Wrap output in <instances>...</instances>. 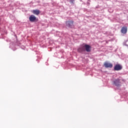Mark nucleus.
I'll return each instance as SVG.
<instances>
[{"mask_svg":"<svg viewBox=\"0 0 128 128\" xmlns=\"http://www.w3.org/2000/svg\"><path fill=\"white\" fill-rule=\"evenodd\" d=\"M122 34H124L128 32V27L126 26H124L121 29Z\"/></svg>","mask_w":128,"mask_h":128,"instance_id":"nucleus-4","label":"nucleus"},{"mask_svg":"<svg viewBox=\"0 0 128 128\" xmlns=\"http://www.w3.org/2000/svg\"><path fill=\"white\" fill-rule=\"evenodd\" d=\"M74 20H68L66 22V26L70 28H74Z\"/></svg>","mask_w":128,"mask_h":128,"instance_id":"nucleus-2","label":"nucleus"},{"mask_svg":"<svg viewBox=\"0 0 128 128\" xmlns=\"http://www.w3.org/2000/svg\"><path fill=\"white\" fill-rule=\"evenodd\" d=\"M34 14H36V16H38L40 14V11L38 10H34L32 11Z\"/></svg>","mask_w":128,"mask_h":128,"instance_id":"nucleus-8","label":"nucleus"},{"mask_svg":"<svg viewBox=\"0 0 128 128\" xmlns=\"http://www.w3.org/2000/svg\"><path fill=\"white\" fill-rule=\"evenodd\" d=\"M86 51L87 52H90L92 51V46L88 44H84L78 49L79 52H82Z\"/></svg>","mask_w":128,"mask_h":128,"instance_id":"nucleus-1","label":"nucleus"},{"mask_svg":"<svg viewBox=\"0 0 128 128\" xmlns=\"http://www.w3.org/2000/svg\"><path fill=\"white\" fill-rule=\"evenodd\" d=\"M104 66L106 68H112V64L108 62H105L104 63Z\"/></svg>","mask_w":128,"mask_h":128,"instance_id":"nucleus-7","label":"nucleus"},{"mask_svg":"<svg viewBox=\"0 0 128 128\" xmlns=\"http://www.w3.org/2000/svg\"><path fill=\"white\" fill-rule=\"evenodd\" d=\"M68 2H70L71 4H74V0H68Z\"/></svg>","mask_w":128,"mask_h":128,"instance_id":"nucleus-9","label":"nucleus"},{"mask_svg":"<svg viewBox=\"0 0 128 128\" xmlns=\"http://www.w3.org/2000/svg\"><path fill=\"white\" fill-rule=\"evenodd\" d=\"M29 20L31 22H36V20H36V17L34 16V15H30L29 18Z\"/></svg>","mask_w":128,"mask_h":128,"instance_id":"nucleus-3","label":"nucleus"},{"mask_svg":"<svg viewBox=\"0 0 128 128\" xmlns=\"http://www.w3.org/2000/svg\"><path fill=\"white\" fill-rule=\"evenodd\" d=\"M114 84L116 86H120V80L118 78L117 80H116L114 82Z\"/></svg>","mask_w":128,"mask_h":128,"instance_id":"nucleus-6","label":"nucleus"},{"mask_svg":"<svg viewBox=\"0 0 128 128\" xmlns=\"http://www.w3.org/2000/svg\"><path fill=\"white\" fill-rule=\"evenodd\" d=\"M122 69V66L120 64H116L114 67V70H120Z\"/></svg>","mask_w":128,"mask_h":128,"instance_id":"nucleus-5","label":"nucleus"}]
</instances>
